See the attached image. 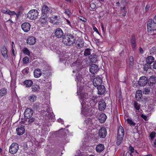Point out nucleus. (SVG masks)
<instances>
[{"label":"nucleus","instance_id":"1","mask_svg":"<svg viewBox=\"0 0 156 156\" xmlns=\"http://www.w3.org/2000/svg\"><path fill=\"white\" fill-rule=\"evenodd\" d=\"M63 43L67 46L72 45L75 42V38L73 35L71 34H65L63 37Z\"/></svg>","mask_w":156,"mask_h":156},{"label":"nucleus","instance_id":"2","mask_svg":"<svg viewBox=\"0 0 156 156\" xmlns=\"http://www.w3.org/2000/svg\"><path fill=\"white\" fill-rule=\"evenodd\" d=\"M124 131L123 128L121 126L119 127L118 131V135L116 143L117 145H119L121 143L124 137Z\"/></svg>","mask_w":156,"mask_h":156},{"label":"nucleus","instance_id":"3","mask_svg":"<svg viewBox=\"0 0 156 156\" xmlns=\"http://www.w3.org/2000/svg\"><path fill=\"white\" fill-rule=\"evenodd\" d=\"M38 15V12L36 9L30 10L27 14V17L31 20H34L36 19Z\"/></svg>","mask_w":156,"mask_h":156},{"label":"nucleus","instance_id":"4","mask_svg":"<svg viewBox=\"0 0 156 156\" xmlns=\"http://www.w3.org/2000/svg\"><path fill=\"white\" fill-rule=\"evenodd\" d=\"M156 23L152 19H149L147 22V29L148 32L151 33L152 31H156V29H155L154 26Z\"/></svg>","mask_w":156,"mask_h":156},{"label":"nucleus","instance_id":"5","mask_svg":"<svg viewBox=\"0 0 156 156\" xmlns=\"http://www.w3.org/2000/svg\"><path fill=\"white\" fill-rule=\"evenodd\" d=\"M19 148V146L16 143H13L10 146L9 148V152L12 154H16L18 151Z\"/></svg>","mask_w":156,"mask_h":156},{"label":"nucleus","instance_id":"6","mask_svg":"<svg viewBox=\"0 0 156 156\" xmlns=\"http://www.w3.org/2000/svg\"><path fill=\"white\" fill-rule=\"evenodd\" d=\"M25 129L24 126L22 125H19L16 129V133L18 135H21L24 133Z\"/></svg>","mask_w":156,"mask_h":156},{"label":"nucleus","instance_id":"7","mask_svg":"<svg viewBox=\"0 0 156 156\" xmlns=\"http://www.w3.org/2000/svg\"><path fill=\"white\" fill-rule=\"evenodd\" d=\"M102 80L101 77H98L94 78L93 81V84L95 87H98L101 85Z\"/></svg>","mask_w":156,"mask_h":156},{"label":"nucleus","instance_id":"8","mask_svg":"<svg viewBox=\"0 0 156 156\" xmlns=\"http://www.w3.org/2000/svg\"><path fill=\"white\" fill-rule=\"evenodd\" d=\"M148 79L145 76L141 77L138 81V83L140 86H144L147 83Z\"/></svg>","mask_w":156,"mask_h":156},{"label":"nucleus","instance_id":"9","mask_svg":"<svg viewBox=\"0 0 156 156\" xmlns=\"http://www.w3.org/2000/svg\"><path fill=\"white\" fill-rule=\"evenodd\" d=\"M33 111L30 108H27L24 112V116L25 118H31L33 114Z\"/></svg>","mask_w":156,"mask_h":156},{"label":"nucleus","instance_id":"10","mask_svg":"<svg viewBox=\"0 0 156 156\" xmlns=\"http://www.w3.org/2000/svg\"><path fill=\"white\" fill-rule=\"evenodd\" d=\"M107 134V130L105 127H102L99 130L98 135L100 138H104L106 136Z\"/></svg>","mask_w":156,"mask_h":156},{"label":"nucleus","instance_id":"11","mask_svg":"<svg viewBox=\"0 0 156 156\" xmlns=\"http://www.w3.org/2000/svg\"><path fill=\"white\" fill-rule=\"evenodd\" d=\"M90 71L92 74L97 73L99 70L98 66L95 64H92L90 67Z\"/></svg>","mask_w":156,"mask_h":156},{"label":"nucleus","instance_id":"12","mask_svg":"<svg viewBox=\"0 0 156 156\" xmlns=\"http://www.w3.org/2000/svg\"><path fill=\"white\" fill-rule=\"evenodd\" d=\"M156 83V77L154 76H152L147 80V83L149 86H153Z\"/></svg>","mask_w":156,"mask_h":156},{"label":"nucleus","instance_id":"13","mask_svg":"<svg viewBox=\"0 0 156 156\" xmlns=\"http://www.w3.org/2000/svg\"><path fill=\"white\" fill-rule=\"evenodd\" d=\"M21 27L25 32H27L30 29V25L28 23L25 22L22 24Z\"/></svg>","mask_w":156,"mask_h":156},{"label":"nucleus","instance_id":"14","mask_svg":"<svg viewBox=\"0 0 156 156\" xmlns=\"http://www.w3.org/2000/svg\"><path fill=\"white\" fill-rule=\"evenodd\" d=\"M1 51L3 57L5 59H7L8 58L7 50L5 46H3L1 47Z\"/></svg>","mask_w":156,"mask_h":156},{"label":"nucleus","instance_id":"15","mask_svg":"<svg viewBox=\"0 0 156 156\" xmlns=\"http://www.w3.org/2000/svg\"><path fill=\"white\" fill-rule=\"evenodd\" d=\"M55 35L58 38H61L64 36L63 31L60 28H58L55 30Z\"/></svg>","mask_w":156,"mask_h":156},{"label":"nucleus","instance_id":"16","mask_svg":"<svg viewBox=\"0 0 156 156\" xmlns=\"http://www.w3.org/2000/svg\"><path fill=\"white\" fill-rule=\"evenodd\" d=\"M99 109L101 111L104 110L106 107V104L104 100H102L98 102Z\"/></svg>","mask_w":156,"mask_h":156},{"label":"nucleus","instance_id":"17","mask_svg":"<svg viewBox=\"0 0 156 156\" xmlns=\"http://www.w3.org/2000/svg\"><path fill=\"white\" fill-rule=\"evenodd\" d=\"M81 65V63L80 62V61L79 60H77L72 64L71 66L73 67L74 69L78 71L80 69Z\"/></svg>","mask_w":156,"mask_h":156},{"label":"nucleus","instance_id":"18","mask_svg":"<svg viewBox=\"0 0 156 156\" xmlns=\"http://www.w3.org/2000/svg\"><path fill=\"white\" fill-rule=\"evenodd\" d=\"M98 90V94L102 95L105 92L106 90L105 86L103 85H101L97 87Z\"/></svg>","mask_w":156,"mask_h":156},{"label":"nucleus","instance_id":"19","mask_svg":"<svg viewBox=\"0 0 156 156\" xmlns=\"http://www.w3.org/2000/svg\"><path fill=\"white\" fill-rule=\"evenodd\" d=\"M36 42V38L33 37H31L28 38L27 40V43L30 45L34 44Z\"/></svg>","mask_w":156,"mask_h":156},{"label":"nucleus","instance_id":"20","mask_svg":"<svg viewBox=\"0 0 156 156\" xmlns=\"http://www.w3.org/2000/svg\"><path fill=\"white\" fill-rule=\"evenodd\" d=\"M105 149V146L104 144H99L97 145L96 150L97 152H101L103 151Z\"/></svg>","mask_w":156,"mask_h":156},{"label":"nucleus","instance_id":"21","mask_svg":"<svg viewBox=\"0 0 156 156\" xmlns=\"http://www.w3.org/2000/svg\"><path fill=\"white\" fill-rule=\"evenodd\" d=\"M106 118V116L105 114L103 113L101 114L98 117V119L101 123L104 122Z\"/></svg>","mask_w":156,"mask_h":156},{"label":"nucleus","instance_id":"22","mask_svg":"<svg viewBox=\"0 0 156 156\" xmlns=\"http://www.w3.org/2000/svg\"><path fill=\"white\" fill-rule=\"evenodd\" d=\"M24 123L25 125H29L33 122H34L35 120V119L33 117H31L30 118H25Z\"/></svg>","mask_w":156,"mask_h":156},{"label":"nucleus","instance_id":"23","mask_svg":"<svg viewBox=\"0 0 156 156\" xmlns=\"http://www.w3.org/2000/svg\"><path fill=\"white\" fill-rule=\"evenodd\" d=\"M90 61L92 63H96L97 61V56L95 54H92L89 56Z\"/></svg>","mask_w":156,"mask_h":156},{"label":"nucleus","instance_id":"24","mask_svg":"<svg viewBox=\"0 0 156 156\" xmlns=\"http://www.w3.org/2000/svg\"><path fill=\"white\" fill-rule=\"evenodd\" d=\"M34 76L36 78L40 77L41 75V70L39 69H35L34 71Z\"/></svg>","mask_w":156,"mask_h":156},{"label":"nucleus","instance_id":"25","mask_svg":"<svg viewBox=\"0 0 156 156\" xmlns=\"http://www.w3.org/2000/svg\"><path fill=\"white\" fill-rule=\"evenodd\" d=\"M154 58L152 56H148L146 59V62L147 63L151 65L154 61Z\"/></svg>","mask_w":156,"mask_h":156},{"label":"nucleus","instance_id":"26","mask_svg":"<svg viewBox=\"0 0 156 156\" xmlns=\"http://www.w3.org/2000/svg\"><path fill=\"white\" fill-rule=\"evenodd\" d=\"M75 46L76 48L79 49L83 48L84 46V41H77L75 43Z\"/></svg>","mask_w":156,"mask_h":156},{"label":"nucleus","instance_id":"27","mask_svg":"<svg viewBox=\"0 0 156 156\" xmlns=\"http://www.w3.org/2000/svg\"><path fill=\"white\" fill-rule=\"evenodd\" d=\"M142 97V92L140 90H138L136 92V98L138 101Z\"/></svg>","mask_w":156,"mask_h":156},{"label":"nucleus","instance_id":"28","mask_svg":"<svg viewBox=\"0 0 156 156\" xmlns=\"http://www.w3.org/2000/svg\"><path fill=\"white\" fill-rule=\"evenodd\" d=\"M80 97L81 99L80 100V102H81V104L83 105L82 104L83 103L84 99H86L88 98V94L85 92L83 93L80 94Z\"/></svg>","mask_w":156,"mask_h":156},{"label":"nucleus","instance_id":"29","mask_svg":"<svg viewBox=\"0 0 156 156\" xmlns=\"http://www.w3.org/2000/svg\"><path fill=\"white\" fill-rule=\"evenodd\" d=\"M49 9L46 5H44L42 7L41 11L42 13L44 14H47L49 11Z\"/></svg>","mask_w":156,"mask_h":156},{"label":"nucleus","instance_id":"30","mask_svg":"<svg viewBox=\"0 0 156 156\" xmlns=\"http://www.w3.org/2000/svg\"><path fill=\"white\" fill-rule=\"evenodd\" d=\"M32 90L33 92H37L40 90L39 86L37 84L33 85L31 87Z\"/></svg>","mask_w":156,"mask_h":156},{"label":"nucleus","instance_id":"31","mask_svg":"<svg viewBox=\"0 0 156 156\" xmlns=\"http://www.w3.org/2000/svg\"><path fill=\"white\" fill-rule=\"evenodd\" d=\"M131 42L133 49L134 50L135 49L136 45L135 38L134 36L132 37L131 40Z\"/></svg>","mask_w":156,"mask_h":156},{"label":"nucleus","instance_id":"32","mask_svg":"<svg viewBox=\"0 0 156 156\" xmlns=\"http://www.w3.org/2000/svg\"><path fill=\"white\" fill-rule=\"evenodd\" d=\"M24 84L27 87H31L33 84V82L31 80H27L24 82Z\"/></svg>","mask_w":156,"mask_h":156},{"label":"nucleus","instance_id":"33","mask_svg":"<svg viewBox=\"0 0 156 156\" xmlns=\"http://www.w3.org/2000/svg\"><path fill=\"white\" fill-rule=\"evenodd\" d=\"M76 76V78L75 80L77 82L81 81L83 79V76L80 73L77 74Z\"/></svg>","mask_w":156,"mask_h":156},{"label":"nucleus","instance_id":"34","mask_svg":"<svg viewBox=\"0 0 156 156\" xmlns=\"http://www.w3.org/2000/svg\"><path fill=\"white\" fill-rule=\"evenodd\" d=\"M84 55L85 56H89L91 55V50L89 48L86 49L84 51Z\"/></svg>","mask_w":156,"mask_h":156},{"label":"nucleus","instance_id":"35","mask_svg":"<svg viewBox=\"0 0 156 156\" xmlns=\"http://www.w3.org/2000/svg\"><path fill=\"white\" fill-rule=\"evenodd\" d=\"M129 67L130 68H132L133 67L134 65V58L132 56H130L129 58Z\"/></svg>","mask_w":156,"mask_h":156},{"label":"nucleus","instance_id":"36","mask_svg":"<svg viewBox=\"0 0 156 156\" xmlns=\"http://www.w3.org/2000/svg\"><path fill=\"white\" fill-rule=\"evenodd\" d=\"M37 97L34 94H33L28 97V99L31 102H33L36 99Z\"/></svg>","mask_w":156,"mask_h":156},{"label":"nucleus","instance_id":"37","mask_svg":"<svg viewBox=\"0 0 156 156\" xmlns=\"http://www.w3.org/2000/svg\"><path fill=\"white\" fill-rule=\"evenodd\" d=\"M7 93V90L5 88H2L0 90V95L3 96L5 95Z\"/></svg>","mask_w":156,"mask_h":156},{"label":"nucleus","instance_id":"38","mask_svg":"<svg viewBox=\"0 0 156 156\" xmlns=\"http://www.w3.org/2000/svg\"><path fill=\"white\" fill-rule=\"evenodd\" d=\"M23 53L25 55H29L30 54L29 50L26 47L24 48L23 50Z\"/></svg>","mask_w":156,"mask_h":156},{"label":"nucleus","instance_id":"39","mask_svg":"<svg viewBox=\"0 0 156 156\" xmlns=\"http://www.w3.org/2000/svg\"><path fill=\"white\" fill-rule=\"evenodd\" d=\"M151 66L150 64L147 63L144 66L143 69L145 71H147L148 69L151 68Z\"/></svg>","mask_w":156,"mask_h":156},{"label":"nucleus","instance_id":"40","mask_svg":"<svg viewBox=\"0 0 156 156\" xmlns=\"http://www.w3.org/2000/svg\"><path fill=\"white\" fill-rule=\"evenodd\" d=\"M85 122L89 126L91 125L92 123V119L90 118H87Z\"/></svg>","mask_w":156,"mask_h":156},{"label":"nucleus","instance_id":"41","mask_svg":"<svg viewBox=\"0 0 156 156\" xmlns=\"http://www.w3.org/2000/svg\"><path fill=\"white\" fill-rule=\"evenodd\" d=\"M126 121L130 125L132 126H134L136 125V123L131 119H126Z\"/></svg>","mask_w":156,"mask_h":156},{"label":"nucleus","instance_id":"42","mask_svg":"<svg viewBox=\"0 0 156 156\" xmlns=\"http://www.w3.org/2000/svg\"><path fill=\"white\" fill-rule=\"evenodd\" d=\"M134 107L136 110H139L140 109V105L138 103L134 101Z\"/></svg>","mask_w":156,"mask_h":156},{"label":"nucleus","instance_id":"43","mask_svg":"<svg viewBox=\"0 0 156 156\" xmlns=\"http://www.w3.org/2000/svg\"><path fill=\"white\" fill-rule=\"evenodd\" d=\"M150 88H145L143 92L144 94H148L150 92Z\"/></svg>","mask_w":156,"mask_h":156},{"label":"nucleus","instance_id":"44","mask_svg":"<svg viewBox=\"0 0 156 156\" xmlns=\"http://www.w3.org/2000/svg\"><path fill=\"white\" fill-rule=\"evenodd\" d=\"M9 9L6 8H2L1 9V11L2 12L5 14H8Z\"/></svg>","mask_w":156,"mask_h":156},{"label":"nucleus","instance_id":"45","mask_svg":"<svg viewBox=\"0 0 156 156\" xmlns=\"http://www.w3.org/2000/svg\"><path fill=\"white\" fill-rule=\"evenodd\" d=\"M29 57L27 56H26L24 58L23 60V62L24 64H26L28 63L29 62Z\"/></svg>","mask_w":156,"mask_h":156},{"label":"nucleus","instance_id":"46","mask_svg":"<svg viewBox=\"0 0 156 156\" xmlns=\"http://www.w3.org/2000/svg\"><path fill=\"white\" fill-rule=\"evenodd\" d=\"M29 68L28 67L26 68L22 71V73L24 74H27L28 72Z\"/></svg>","mask_w":156,"mask_h":156},{"label":"nucleus","instance_id":"47","mask_svg":"<svg viewBox=\"0 0 156 156\" xmlns=\"http://www.w3.org/2000/svg\"><path fill=\"white\" fill-rule=\"evenodd\" d=\"M83 114L85 116H88L90 115V113H89V112H87V110H85V111H83Z\"/></svg>","mask_w":156,"mask_h":156},{"label":"nucleus","instance_id":"48","mask_svg":"<svg viewBox=\"0 0 156 156\" xmlns=\"http://www.w3.org/2000/svg\"><path fill=\"white\" fill-rule=\"evenodd\" d=\"M156 133L155 132L153 131L150 134V136L151 139H153L155 136Z\"/></svg>","mask_w":156,"mask_h":156},{"label":"nucleus","instance_id":"49","mask_svg":"<svg viewBox=\"0 0 156 156\" xmlns=\"http://www.w3.org/2000/svg\"><path fill=\"white\" fill-rule=\"evenodd\" d=\"M39 104L37 103L34 104L33 106V109L35 110L37 109L39 107Z\"/></svg>","mask_w":156,"mask_h":156},{"label":"nucleus","instance_id":"50","mask_svg":"<svg viewBox=\"0 0 156 156\" xmlns=\"http://www.w3.org/2000/svg\"><path fill=\"white\" fill-rule=\"evenodd\" d=\"M8 14L10 16H12L14 15H16V13L14 11H11L9 9V11H8Z\"/></svg>","mask_w":156,"mask_h":156},{"label":"nucleus","instance_id":"51","mask_svg":"<svg viewBox=\"0 0 156 156\" xmlns=\"http://www.w3.org/2000/svg\"><path fill=\"white\" fill-rule=\"evenodd\" d=\"M79 19L80 20L83 22H86L87 20L83 16H80V17H79Z\"/></svg>","mask_w":156,"mask_h":156},{"label":"nucleus","instance_id":"52","mask_svg":"<svg viewBox=\"0 0 156 156\" xmlns=\"http://www.w3.org/2000/svg\"><path fill=\"white\" fill-rule=\"evenodd\" d=\"M90 7L92 9H94L96 7V5L94 3H92L90 4Z\"/></svg>","mask_w":156,"mask_h":156},{"label":"nucleus","instance_id":"53","mask_svg":"<svg viewBox=\"0 0 156 156\" xmlns=\"http://www.w3.org/2000/svg\"><path fill=\"white\" fill-rule=\"evenodd\" d=\"M141 117L143 118L145 120L147 121V116L146 115H144L143 114H142L141 115Z\"/></svg>","mask_w":156,"mask_h":156},{"label":"nucleus","instance_id":"54","mask_svg":"<svg viewBox=\"0 0 156 156\" xmlns=\"http://www.w3.org/2000/svg\"><path fill=\"white\" fill-rule=\"evenodd\" d=\"M129 150L131 153H133L134 151V148L130 146L129 147Z\"/></svg>","mask_w":156,"mask_h":156},{"label":"nucleus","instance_id":"55","mask_svg":"<svg viewBox=\"0 0 156 156\" xmlns=\"http://www.w3.org/2000/svg\"><path fill=\"white\" fill-rule=\"evenodd\" d=\"M65 13L68 16H69L70 15V11H69V10L68 9H66L65 11Z\"/></svg>","mask_w":156,"mask_h":156},{"label":"nucleus","instance_id":"56","mask_svg":"<svg viewBox=\"0 0 156 156\" xmlns=\"http://www.w3.org/2000/svg\"><path fill=\"white\" fill-rule=\"evenodd\" d=\"M152 145L154 147L156 148V139L153 141Z\"/></svg>","mask_w":156,"mask_h":156},{"label":"nucleus","instance_id":"57","mask_svg":"<svg viewBox=\"0 0 156 156\" xmlns=\"http://www.w3.org/2000/svg\"><path fill=\"white\" fill-rule=\"evenodd\" d=\"M125 8H125V6L123 7L122 8V11L123 12V13H124L126 14V11L125 9Z\"/></svg>","mask_w":156,"mask_h":156},{"label":"nucleus","instance_id":"58","mask_svg":"<svg viewBox=\"0 0 156 156\" xmlns=\"http://www.w3.org/2000/svg\"><path fill=\"white\" fill-rule=\"evenodd\" d=\"M12 53L14 56H15V50L13 48V46L12 45Z\"/></svg>","mask_w":156,"mask_h":156},{"label":"nucleus","instance_id":"59","mask_svg":"<svg viewBox=\"0 0 156 156\" xmlns=\"http://www.w3.org/2000/svg\"><path fill=\"white\" fill-rule=\"evenodd\" d=\"M150 8V6L148 5H147L145 8V10L146 11H148Z\"/></svg>","mask_w":156,"mask_h":156},{"label":"nucleus","instance_id":"60","mask_svg":"<svg viewBox=\"0 0 156 156\" xmlns=\"http://www.w3.org/2000/svg\"><path fill=\"white\" fill-rule=\"evenodd\" d=\"M94 30L98 34H100L99 32H98V29L95 27H93Z\"/></svg>","mask_w":156,"mask_h":156},{"label":"nucleus","instance_id":"61","mask_svg":"<svg viewBox=\"0 0 156 156\" xmlns=\"http://www.w3.org/2000/svg\"><path fill=\"white\" fill-rule=\"evenodd\" d=\"M139 51L141 53L143 54L144 52V51L141 47L139 48Z\"/></svg>","mask_w":156,"mask_h":156},{"label":"nucleus","instance_id":"62","mask_svg":"<svg viewBox=\"0 0 156 156\" xmlns=\"http://www.w3.org/2000/svg\"><path fill=\"white\" fill-rule=\"evenodd\" d=\"M58 121L59 122L61 123L62 124H63L64 122L62 119H59L58 120Z\"/></svg>","mask_w":156,"mask_h":156},{"label":"nucleus","instance_id":"63","mask_svg":"<svg viewBox=\"0 0 156 156\" xmlns=\"http://www.w3.org/2000/svg\"><path fill=\"white\" fill-rule=\"evenodd\" d=\"M153 66L154 69H156V61L154 63Z\"/></svg>","mask_w":156,"mask_h":156},{"label":"nucleus","instance_id":"64","mask_svg":"<svg viewBox=\"0 0 156 156\" xmlns=\"http://www.w3.org/2000/svg\"><path fill=\"white\" fill-rule=\"evenodd\" d=\"M153 20L155 22V23H156V15L154 17Z\"/></svg>","mask_w":156,"mask_h":156}]
</instances>
